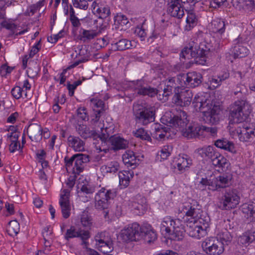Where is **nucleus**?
<instances>
[{"instance_id": "f257e3e1", "label": "nucleus", "mask_w": 255, "mask_h": 255, "mask_svg": "<svg viewBox=\"0 0 255 255\" xmlns=\"http://www.w3.org/2000/svg\"><path fill=\"white\" fill-rule=\"evenodd\" d=\"M235 95L240 100L236 101L230 109V125L242 123L246 120L252 111L251 106L247 101V91L239 92Z\"/></svg>"}, {"instance_id": "f03ea898", "label": "nucleus", "mask_w": 255, "mask_h": 255, "mask_svg": "<svg viewBox=\"0 0 255 255\" xmlns=\"http://www.w3.org/2000/svg\"><path fill=\"white\" fill-rule=\"evenodd\" d=\"M160 231L162 234L168 235L170 239L181 241L184 237L185 230L183 221L179 219H173L166 216L161 222Z\"/></svg>"}, {"instance_id": "7ed1b4c3", "label": "nucleus", "mask_w": 255, "mask_h": 255, "mask_svg": "<svg viewBox=\"0 0 255 255\" xmlns=\"http://www.w3.org/2000/svg\"><path fill=\"white\" fill-rule=\"evenodd\" d=\"M116 196V191L113 189L102 188L95 196V207L96 209L103 210L105 219H112L119 215L114 214L109 208L111 201Z\"/></svg>"}, {"instance_id": "20e7f679", "label": "nucleus", "mask_w": 255, "mask_h": 255, "mask_svg": "<svg viewBox=\"0 0 255 255\" xmlns=\"http://www.w3.org/2000/svg\"><path fill=\"white\" fill-rule=\"evenodd\" d=\"M208 51L204 50L193 41L189 42L188 45L184 47L180 54L181 61L185 62L186 59L194 58V62L197 64L204 65L206 62V55Z\"/></svg>"}, {"instance_id": "39448f33", "label": "nucleus", "mask_w": 255, "mask_h": 255, "mask_svg": "<svg viewBox=\"0 0 255 255\" xmlns=\"http://www.w3.org/2000/svg\"><path fill=\"white\" fill-rule=\"evenodd\" d=\"M193 104L196 110L203 113V119L205 123L214 125L219 121L218 114L215 109L212 108V105L210 104L209 100H204L202 96L196 95Z\"/></svg>"}, {"instance_id": "423d86ee", "label": "nucleus", "mask_w": 255, "mask_h": 255, "mask_svg": "<svg viewBox=\"0 0 255 255\" xmlns=\"http://www.w3.org/2000/svg\"><path fill=\"white\" fill-rule=\"evenodd\" d=\"M155 108L146 104L134 103L133 114L136 123L147 125L155 120Z\"/></svg>"}, {"instance_id": "0eeeda50", "label": "nucleus", "mask_w": 255, "mask_h": 255, "mask_svg": "<svg viewBox=\"0 0 255 255\" xmlns=\"http://www.w3.org/2000/svg\"><path fill=\"white\" fill-rule=\"evenodd\" d=\"M240 200V197L237 190L227 189L221 198L220 208L225 210L235 208L239 204Z\"/></svg>"}, {"instance_id": "6e6552de", "label": "nucleus", "mask_w": 255, "mask_h": 255, "mask_svg": "<svg viewBox=\"0 0 255 255\" xmlns=\"http://www.w3.org/2000/svg\"><path fill=\"white\" fill-rule=\"evenodd\" d=\"M199 220H191L185 229L188 235L193 238L198 239L205 236L207 233L206 229L208 227V221L205 219L202 223Z\"/></svg>"}, {"instance_id": "1a4fd4ad", "label": "nucleus", "mask_w": 255, "mask_h": 255, "mask_svg": "<svg viewBox=\"0 0 255 255\" xmlns=\"http://www.w3.org/2000/svg\"><path fill=\"white\" fill-rule=\"evenodd\" d=\"M202 247L208 255H220L225 250L223 243L214 237L206 239L202 244Z\"/></svg>"}, {"instance_id": "9d476101", "label": "nucleus", "mask_w": 255, "mask_h": 255, "mask_svg": "<svg viewBox=\"0 0 255 255\" xmlns=\"http://www.w3.org/2000/svg\"><path fill=\"white\" fill-rule=\"evenodd\" d=\"M142 227L136 223H132L122 230L120 236L124 242L136 241L141 237Z\"/></svg>"}, {"instance_id": "9b49d317", "label": "nucleus", "mask_w": 255, "mask_h": 255, "mask_svg": "<svg viewBox=\"0 0 255 255\" xmlns=\"http://www.w3.org/2000/svg\"><path fill=\"white\" fill-rule=\"evenodd\" d=\"M198 202L194 200L184 203L182 206V212L187 217H190L189 220H199L202 223L204 219L201 217V210Z\"/></svg>"}, {"instance_id": "f8f14e48", "label": "nucleus", "mask_w": 255, "mask_h": 255, "mask_svg": "<svg viewBox=\"0 0 255 255\" xmlns=\"http://www.w3.org/2000/svg\"><path fill=\"white\" fill-rule=\"evenodd\" d=\"M193 94L191 90L178 88L172 98V102L180 107L189 106L192 101Z\"/></svg>"}, {"instance_id": "ddd939ff", "label": "nucleus", "mask_w": 255, "mask_h": 255, "mask_svg": "<svg viewBox=\"0 0 255 255\" xmlns=\"http://www.w3.org/2000/svg\"><path fill=\"white\" fill-rule=\"evenodd\" d=\"M202 75L196 72L180 74L177 78L178 80H183L186 86L191 88L198 86L202 82Z\"/></svg>"}, {"instance_id": "4468645a", "label": "nucleus", "mask_w": 255, "mask_h": 255, "mask_svg": "<svg viewBox=\"0 0 255 255\" xmlns=\"http://www.w3.org/2000/svg\"><path fill=\"white\" fill-rule=\"evenodd\" d=\"M254 129L248 126H244L242 127L237 126L231 127L230 126L229 131L233 136H237L241 141H247L250 138L254 136Z\"/></svg>"}, {"instance_id": "2eb2a0df", "label": "nucleus", "mask_w": 255, "mask_h": 255, "mask_svg": "<svg viewBox=\"0 0 255 255\" xmlns=\"http://www.w3.org/2000/svg\"><path fill=\"white\" fill-rule=\"evenodd\" d=\"M70 191L66 189L62 190L60 194L59 204L61 209L62 216L65 219L69 218L70 215Z\"/></svg>"}, {"instance_id": "dca6fc26", "label": "nucleus", "mask_w": 255, "mask_h": 255, "mask_svg": "<svg viewBox=\"0 0 255 255\" xmlns=\"http://www.w3.org/2000/svg\"><path fill=\"white\" fill-rule=\"evenodd\" d=\"M93 12L101 19L110 16L111 11L109 6L100 0H95L92 4Z\"/></svg>"}, {"instance_id": "f3484780", "label": "nucleus", "mask_w": 255, "mask_h": 255, "mask_svg": "<svg viewBox=\"0 0 255 255\" xmlns=\"http://www.w3.org/2000/svg\"><path fill=\"white\" fill-rule=\"evenodd\" d=\"M167 122L170 124V126L178 128L180 130L186 127L188 124L186 114L183 111H180L176 115L171 116L169 120H167Z\"/></svg>"}, {"instance_id": "a211bd4d", "label": "nucleus", "mask_w": 255, "mask_h": 255, "mask_svg": "<svg viewBox=\"0 0 255 255\" xmlns=\"http://www.w3.org/2000/svg\"><path fill=\"white\" fill-rule=\"evenodd\" d=\"M178 88H180L178 86L176 85L175 83V79L172 78L168 80L163 81L160 84L159 89L162 92L163 97L167 98L169 96L172 94L173 89H174V93L177 92Z\"/></svg>"}, {"instance_id": "6ab92c4d", "label": "nucleus", "mask_w": 255, "mask_h": 255, "mask_svg": "<svg viewBox=\"0 0 255 255\" xmlns=\"http://www.w3.org/2000/svg\"><path fill=\"white\" fill-rule=\"evenodd\" d=\"M131 210L137 215L143 214L147 209L146 200L140 195L137 196L131 205Z\"/></svg>"}, {"instance_id": "aec40b11", "label": "nucleus", "mask_w": 255, "mask_h": 255, "mask_svg": "<svg viewBox=\"0 0 255 255\" xmlns=\"http://www.w3.org/2000/svg\"><path fill=\"white\" fill-rule=\"evenodd\" d=\"M27 133L31 141L38 142L42 138V128L37 124H30L27 128Z\"/></svg>"}, {"instance_id": "412c9836", "label": "nucleus", "mask_w": 255, "mask_h": 255, "mask_svg": "<svg viewBox=\"0 0 255 255\" xmlns=\"http://www.w3.org/2000/svg\"><path fill=\"white\" fill-rule=\"evenodd\" d=\"M124 163L128 167L132 169L135 168L139 163V159L135 153L131 150H128L122 156Z\"/></svg>"}, {"instance_id": "4be33fe9", "label": "nucleus", "mask_w": 255, "mask_h": 255, "mask_svg": "<svg viewBox=\"0 0 255 255\" xmlns=\"http://www.w3.org/2000/svg\"><path fill=\"white\" fill-rule=\"evenodd\" d=\"M183 136L187 138H192L200 135L201 132L200 126L188 123L186 127L180 129Z\"/></svg>"}, {"instance_id": "5701e85b", "label": "nucleus", "mask_w": 255, "mask_h": 255, "mask_svg": "<svg viewBox=\"0 0 255 255\" xmlns=\"http://www.w3.org/2000/svg\"><path fill=\"white\" fill-rule=\"evenodd\" d=\"M167 3V12L171 16L181 18L184 14L183 8L181 6L179 0Z\"/></svg>"}, {"instance_id": "b1692460", "label": "nucleus", "mask_w": 255, "mask_h": 255, "mask_svg": "<svg viewBox=\"0 0 255 255\" xmlns=\"http://www.w3.org/2000/svg\"><path fill=\"white\" fill-rule=\"evenodd\" d=\"M108 141L111 144V148L115 151L126 149L128 144L127 140L116 135L111 136Z\"/></svg>"}, {"instance_id": "393cba45", "label": "nucleus", "mask_w": 255, "mask_h": 255, "mask_svg": "<svg viewBox=\"0 0 255 255\" xmlns=\"http://www.w3.org/2000/svg\"><path fill=\"white\" fill-rule=\"evenodd\" d=\"M82 237L85 239L88 237V233L86 231L81 228L77 229L74 226H71L67 229L64 235V238L66 240L69 241L70 239L75 238Z\"/></svg>"}, {"instance_id": "a878e982", "label": "nucleus", "mask_w": 255, "mask_h": 255, "mask_svg": "<svg viewBox=\"0 0 255 255\" xmlns=\"http://www.w3.org/2000/svg\"><path fill=\"white\" fill-rule=\"evenodd\" d=\"M234 45L233 48V52L235 57H244L248 54L249 50L243 45L242 38L239 37L238 38L235 39L234 40Z\"/></svg>"}, {"instance_id": "bb28decb", "label": "nucleus", "mask_w": 255, "mask_h": 255, "mask_svg": "<svg viewBox=\"0 0 255 255\" xmlns=\"http://www.w3.org/2000/svg\"><path fill=\"white\" fill-rule=\"evenodd\" d=\"M105 232L98 233L95 237V240L96 242V245L100 247H107L109 249L106 251L110 252L113 250L112 247V242L111 240L106 236Z\"/></svg>"}, {"instance_id": "cd10ccee", "label": "nucleus", "mask_w": 255, "mask_h": 255, "mask_svg": "<svg viewBox=\"0 0 255 255\" xmlns=\"http://www.w3.org/2000/svg\"><path fill=\"white\" fill-rule=\"evenodd\" d=\"M90 160V157L88 155L82 153L76 154L75 162L73 169H75L77 173L83 171L85 164L89 162Z\"/></svg>"}, {"instance_id": "c85d7f7f", "label": "nucleus", "mask_w": 255, "mask_h": 255, "mask_svg": "<svg viewBox=\"0 0 255 255\" xmlns=\"http://www.w3.org/2000/svg\"><path fill=\"white\" fill-rule=\"evenodd\" d=\"M67 143L70 147L76 151H82L85 149V142L78 136L69 135L67 138Z\"/></svg>"}, {"instance_id": "c756f323", "label": "nucleus", "mask_w": 255, "mask_h": 255, "mask_svg": "<svg viewBox=\"0 0 255 255\" xmlns=\"http://www.w3.org/2000/svg\"><path fill=\"white\" fill-rule=\"evenodd\" d=\"M192 164V160L186 154L179 155L176 160L175 167L180 172H184Z\"/></svg>"}, {"instance_id": "7c9ffc66", "label": "nucleus", "mask_w": 255, "mask_h": 255, "mask_svg": "<svg viewBox=\"0 0 255 255\" xmlns=\"http://www.w3.org/2000/svg\"><path fill=\"white\" fill-rule=\"evenodd\" d=\"M231 177L230 175L223 174L217 177L213 180L215 191L218 188H223L231 184Z\"/></svg>"}, {"instance_id": "2f4dec72", "label": "nucleus", "mask_w": 255, "mask_h": 255, "mask_svg": "<svg viewBox=\"0 0 255 255\" xmlns=\"http://www.w3.org/2000/svg\"><path fill=\"white\" fill-rule=\"evenodd\" d=\"M97 35L98 33L95 30H86L81 28L79 31L78 38L84 43H89L94 39Z\"/></svg>"}, {"instance_id": "473e14b6", "label": "nucleus", "mask_w": 255, "mask_h": 255, "mask_svg": "<svg viewBox=\"0 0 255 255\" xmlns=\"http://www.w3.org/2000/svg\"><path fill=\"white\" fill-rule=\"evenodd\" d=\"M132 46L131 41L125 38L114 41L112 43V49L114 51H123L130 49Z\"/></svg>"}, {"instance_id": "72a5a7b5", "label": "nucleus", "mask_w": 255, "mask_h": 255, "mask_svg": "<svg viewBox=\"0 0 255 255\" xmlns=\"http://www.w3.org/2000/svg\"><path fill=\"white\" fill-rule=\"evenodd\" d=\"M236 2L237 3L234 4V5H236V8L240 10L243 9L249 12L255 9V0H237Z\"/></svg>"}, {"instance_id": "f704fd0d", "label": "nucleus", "mask_w": 255, "mask_h": 255, "mask_svg": "<svg viewBox=\"0 0 255 255\" xmlns=\"http://www.w3.org/2000/svg\"><path fill=\"white\" fill-rule=\"evenodd\" d=\"M197 153L203 157H208L212 161L219 152L214 146H208L198 149Z\"/></svg>"}, {"instance_id": "c9c22d12", "label": "nucleus", "mask_w": 255, "mask_h": 255, "mask_svg": "<svg viewBox=\"0 0 255 255\" xmlns=\"http://www.w3.org/2000/svg\"><path fill=\"white\" fill-rule=\"evenodd\" d=\"M78 134L83 138L87 139L90 137H95L97 133L94 130H90L89 128L84 125H80L77 128Z\"/></svg>"}, {"instance_id": "e433bc0d", "label": "nucleus", "mask_w": 255, "mask_h": 255, "mask_svg": "<svg viewBox=\"0 0 255 255\" xmlns=\"http://www.w3.org/2000/svg\"><path fill=\"white\" fill-rule=\"evenodd\" d=\"M242 211L245 215V217L250 221L255 220V203L244 204L242 206Z\"/></svg>"}, {"instance_id": "4c0bfd02", "label": "nucleus", "mask_w": 255, "mask_h": 255, "mask_svg": "<svg viewBox=\"0 0 255 255\" xmlns=\"http://www.w3.org/2000/svg\"><path fill=\"white\" fill-rule=\"evenodd\" d=\"M149 228L146 227H142L141 237L144 236V240L148 243L150 244L153 242L157 239V235L156 232L150 229L151 227L148 226Z\"/></svg>"}, {"instance_id": "58836bf2", "label": "nucleus", "mask_w": 255, "mask_h": 255, "mask_svg": "<svg viewBox=\"0 0 255 255\" xmlns=\"http://www.w3.org/2000/svg\"><path fill=\"white\" fill-rule=\"evenodd\" d=\"M211 162L215 167L221 168L222 170L227 168L229 165L228 160L219 152Z\"/></svg>"}, {"instance_id": "ea45409f", "label": "nucleus", "mask_w": 255, "mask_h": 255, "mask_svg": "<svg viewBox=\"0 0 255 255\" xmlns=\"http://www.w3.org/2000/svg\"><path fill=\"white\" fill-rule=\"evenodd\" d=\"M162 91L160 89H156L155 88L152 87L150 86L145 85L143 89L140 90L138 92V94L142 96H148L150 97H154L156 95L161 96Z\"/></svg>"}, {"instance_id": "a19ab883", "label": "nucleus", "mask_w": 255, "mask_h": 255, "mask_svg": "<svg viewBox=\"0 0 255 255\" xmlns=\"http://www.w3.org/2000/svg\"><path fill=\"white\" fill-rule=\"evenodd\" d=\"M215 145L218 148L225 149L232 153L236 152L235 146L233 142L226 139H218L215 142Z\"/></svg>"}, {"instance_id": "79ce46f5", "label": "nucleus", "mask_w": 255, "mask_h": 255, "mask_svg": "<svg viewBox=\"0 0 255 255\" xmlns=\"http://www.w3.org/2000/svg\"><path fill=\"white\" fill-rule=\"evenodd\" d=\"M133 171H123L120 172L119 173L120 184L124 187H127L128 185L129 181L133 177Z\"/></svg>"}, {"instance_id": "37998d69", "label": "nucleus", "mask_w": 255, "mask_h": 255, "mask_svg": "<svg viewBox=\"0 0 255 255\" xmlns=\"http://www.w3.org/2000/svg\"><path fill=\"white\" fill-rule=\"evenodd\" d=\"M170 130V128L168 127H165L161 125H156L155 128L154 137L158 140L164 139L166 134L167 132H169Z\"/></svg>"}, {"instance_id": "c03bdc74", "label": "nucleus", "mask_w": 255, "mask_h": 255, "mask_svg": "<svg viewBox=\"0 0 255 255\" xmlns=\"http://www.w3.org/2000/svg\"><path fill=\"white\" fill-rule=\"evenodd\" d=\"M115 24L118 26V28L122 27L121 29H123V26H125L127 28L129 27L130 25L127 17L121 13L118 14L115 17Z\"/></svg>"}, {"instance_id": "a18cd8bd", "label": "nucleus", "mask_w": 255, "mask_h": 255, "mask_svg": "<svg viewBox=\"0 0 255 255\" xmlns=\"http://www.w3.org/2000/svg\"><path fill=\"white\" fill-rule=\"evenodd\" d=\"M213 31L222 35L225 30V24L223 20L221 19H215L212 23Z\"/></svg>"}, {"instance_id": "49530a36", "label": "nucleus", "mask_w": 255, "mask_h": 255, "mask_svg": "<svg viewBox=\"0 0 255 255\" xmlns=\"http://www.w3.org/2000/svg\"><path fill=\"white\" fill-rule=\"evenodd\" d=\"M80 222L82 227L87 231L91 229L93 225L92 218L87 212H83L81 215Z\"/></svg>"}, {"instance_id": "de8ad7c7", "label": "nucleus", "mask_w": 255, "mask_h": 255, "mask_svg": "<svg viewBox=\"0 0 255 255\" xmlns=\"http://www.w3.org/2000/svg\"><path fill=\"white\" fill-rule=\"evenodd\" d=\"M216 238L223 243L224 247L225 245H228L230 243L232 240V236L231 233L227 230L219 233Z\"/></svg>"}, {"instance_id": "09e8293b", "label": "nucleus", "mask_w": 255, "mask_h": 255, "mask_svg": "<svg viewBox=\"0 0 255 255\" xmlns=\"http://www.w3.org/2000/svg\"><path fill=\"white\" fill-rule=\"evenodd\" d=\"M197 19L195 14L191 11L188 12V15L186 18V24L185 26V30L190 31L192 28L197 24Z\"/></svg>"}, {"instance_id": "8fccbe9b", "label": "nucleus", "mask_w": 255, "mask_h": 255, "mask_svg": "<svg viewBox=\"0 0 255 255\" xmlns=\"http://www.w3.org/2000/svg\"><path fill=\"white\" fill-rule=\"evenodd\" d=\"M213 180L208 179L207 178H202L199 183L197 185V188L200 190H204L206 189V187H208V189L215 191L214 186Z\"/></svg>"}, {"instance_id": "3c124183", "label": "nucleus", "mask_w": 255, "mask_h": 255, "mask_svg": "<svg viewBox=\"0 0 255 255\" xmlns=\"http://www.w3.org/2000/svg\"><path fill=\"white\" fill-rule=\"evenodd\" d=\"M120 169L119 163L116 161H112L107 165H103L101 169L109 173H116Z\"/></svg>"}, {"instance_id": "603ef678", "label": "nucleus", "mask_w": 255, "mask_h": 255, "mask_svg": "<svg viewBox=\"0 0 255 255\" xmlns=\"http://www.w3.org/2000/svg\"><path fill=\"white\" fill-rule=\"evenodd\" d=\"M19 224L16 220H12L9 222L7 231L10 236L17 235L19 232Z\"/></svg>"}, {"instance_id": "864d4df0", "label": "nucleus", "mask_w": 255, "mask_h": 255, "mask_svg": "<svg viewBox=\"0 0 255 255\" xmlns=\"http://www.w3.org/2000/svg\"><path fill=\"white\" fill-rule=\"evenodd\" d=\"M173 147L171 145H166L163 146L161 150L158 152V155H159L161 159L165 160L171 155Z\"/></svg>"}, {"instance_id": "5fc2aeb1", "label": "nucleus", "mask_w": 255, "mask_h": 255, "mask_svg": "<svg viewBox=\"0 0 255 255\" xmlns=\"http://www.w3.org/2000/svg\"><path fill=\"white\" fill-rule=\"evenodd\" d=\"M91 104L93 105V109L94 111H100L105 112V103L103 101L100 99L92 98L90 99Z\"/></svg>"}, {"instance_id": "6e6d98bb", "label": "nucleus", "mask_w": 255, "mask_h": 255, "mask_svg": "<svg viewBox=\"0 0 255 255\" xmlns=\"http://www.w3.org/2000/svg\"><path fill=\"white\" fill-rule=\"evenodd\" d=\"M134 136L137 138H139L142 140L148 141H151V138L148 132L143 128H140L136 130L134 132Z\"/></svg>"}, {"instance_id": "4d7b16f0", "label": "nucleus", "mask_w": 255, "mask_h": 255, "mask_svg": "<svg viewBox=\"0 0 255 255\" xmlns=\"http://www.w3.org/2000/svg\"><path fill=\"white\" fill-rule=\"evenodd\" d=\"M77 118L78 120L87 121L89 120V116L87 109L84 107H80L77 110Z\"/></svg>"}, {"instance_id": "13d9d810", "label": "nucleus", "mask_w": 255, "mask_h": 255, "mask_svg": "<svg viewBox=\"0 0 255 255\" xmlns=\"http://www.w3.org/2000/svg\"><path fill=\"white\" fill-rule=\"evenodd\" d=\"M81 194L90 195L96 191V187L90 185H83L80 189Z\"/></svg>"}, {"instance_id": "bf43d9fd", "label": "nucleus", "mask_w": 255, "mask_h": 255, "mask_svg": "<svg viewBox=\"0 0 255 255\" xmlns=\"http://www.w3.org/2000/svg\"><path fill=\"white\" fill-rule=\"evenodd\" d=\"M145 83L144 80L143 79L137 80L136 81H131V86H133L135 90L137 91V93L140 90L143 89V87L145 86Z\"/></svg>"}, {"instance_id": "052dcab7", "label": "nucleus", "mask_w": 255, "mask_h": 255, "mask_svg": "<svg viewBox=\"0 0 255 255\" xmlns=\"http://www.w3.org/2000/svg\"><path fill=\"white\" fill-rule=\"evenodd\" d=\"M23 92H24V91L22 88L19 86H16L14 87L11 91V95L16 99L23 97Z\"/></svg>"}, {"instance_id": "680f3d73", "label": "nucleus", "mask_w": 255, "mask_h": 255, "mask_svg": "<svg viewBox=\"0 0 255 255\" xmlns=\"http://www.w3.org/2000/svg\"><path fill=\"white\" fill-rule=\"evenodd\" d=\"M209 82V87L210 89L213 90L219 86H220L222 83L220 81H219V79L217 77H213L210 78L208 81Z\"/></svg>"}, {"instance_id": "e2e57ef3", "label": "nucleus", "mask_w": 255, "mask_h": 255, "mask_svg": "<svg viewBox=\"0 0 255 255\" xmlns=\"http://www.w3.org/2000/svg\"><path fill=\"white\" fill-rule=\"evenodd\" d=\"M134 33L140 38L141 41L144 40L147 36L145 30L142 27L138 26L136 27Z\"/></svg>"}, {"instance_id": "0e129e2a", "label": "nucleus", "mask_w": 255, "mask_h": 255, "mask_svg": "<svg viewBox=\"0 0 255 255\" xmlns=\"http://www.w3.org/2000/svg\"><path fill=\"white\" fill-rule=\"evenodd\" d=\"M201 132L205 131L207 132L210 133L212 136H215L217 132V128L216 127H207L203 126H200Z\"/></svg>"}, {"instance_id": "69168bd1", "label": "nucleus", "mask_w": 255, "mask_h": 255, "mask_svg": "<svg viewBox=\"0 0 255 255\" xmlns=\"http://www.w3.org/2000/svg\"><path fill=\"white\" fill-rule=\"evenodd\" d=\"M94 113L92 116L91 123L92 124H95L99 122L101 116L103 114L104 112L100 111H94Z\"/></svg>"}, {"instance_id": "338daca9", "label": "nucleus", "mask_w": 255, "mask_h": 255, "mask_svg": "<svg viewBox=\"0 0 255 255\" xmlns=\"http://www.w3.org/2000/svg\"><path fill=\"white\" fill-rule=\"evenodd\" d=\"M104 156L103 154H98L94 155L91 160L92 162L96 163V165H101L104 163L103 159Z\"/></svg>"}, {"instance_id": "774afa93", "label": "nucleus", "mask_w": 255, "mask_h": 255, "mask_svg": "<svg viewBox=\"0 0 255 255\" xmlns=\"http://www.w3.org/2000/svg\"><path fill=\"white\" fill-rule=\"evenodd\" d=\"M40 47V41L39 40L32 47L29 54L27 55L28 56L32 58L39 51Z\"/></svg>"}]
</instances>
